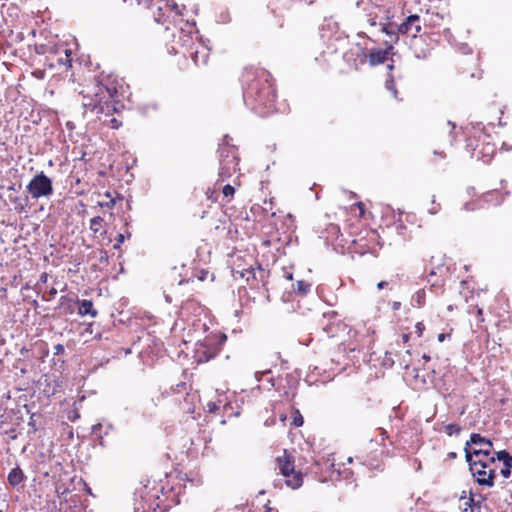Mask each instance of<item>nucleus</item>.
I'll use <instances>...</instances> for the list:
<instances>
[{"instance_id": "36", "label": "nucleus", "mask_w": 512, "mask_h": 512, "mask_svg": "<svg viewBox=\"0 0 512 512\" xmlns=\"http://www.w3.org/2000/svg\"><path fill=\"white\" fill-rule=\"evenodd\" d=\"M386 87H387V89H389L392 92L394 97H397V90L395 88V83H394L393 78L386 81Z\"/></svg>"}, {"instance_id": "37", "label": "nucleus", "mask_w": 512, "mask_h": 512, "mask_svg": "<svg viewBox=\"0 0 512 512\" xmlns=\"http://www.w3.org/2000/svg\"><path fill=\"white\" fill-rule=\"evenodd\" d=\"M70 55H71V51L66 49L65 50V60L59 59L58 62L61 64H64V65L70 66L71 65Z\"/></svg>"}, {"instance_id": "27", "label": "nucleus", "mask_w": 512, "mask_h": 512, "mask_svg": "<svg viewBox=\"0 0 512 512\" xmlns=\"http://www.w3.org/2000/svg\"><path fill=\"white\" fill-rule=\"evenodd\" d=\"M310 288H311V284L309 282L304 281V280H299L296 283L294 292L297 293L298 295L304 296L310 291Z\"/></svg>"}, {"instance_id": "6", "label": "nucleus", "mask_w": 512, "mask_h": 512, "mask_svg": "<svg viewBox=\"0 0 512 512\" xmlns=\"http://www.w3.org/2000/svg\"><path fill=\"white\" fill-rule=\"evenodd\" d=\"M227 337L222 333H210L196 343L195 358L198 363H205L215 358L224 345Z\"/></svg>"}, {"instance_id": "23", "label": "nucleus", "mask_w": 512, "mask_h": 512, "mask_svg": "<svg viewBox=\"0 0 512 512\" xmlns=\"http://www.w3.org/2000/svg\"><path fill=\"white\" fill-rule=\"evenodd\" d=\"M224 181H226V179H221L218 177L213 185V188H208L206 191L207 199L211 200L212 202H216L218 200V192L220 191L221 183H224Z\"/></svg>"}, {"instance_id": "11", "label": "nucleus", "mask_w": 512, "mask_h": 512, "mask_svg": "<svg viewBox=\"0 0 512 512\" xmlns=\"http://www.w3.org/2000/svg\"><path fill=\"white\" fill-rule=\"evenodd\" d=\"M295 473L294 480H302L312 472L313 468L317 465L314 458L309 454H303L295 450Z\"/></svg>"}, {"instance_id": "45", "label": "nucleus", "mask_w": 512, "mask_h": 512, "mask_svg": "<svg viewBox=\"0 0 512 512\" xmlns=\"http://www.w3.org/2000/svg\"><path fill=\"white\" fill-rule=\"evenodd\" d=\"M409 340H410V334H408V333H403V334L401 335V341H402V343H403V344L408 343V342H409Z\"/></svg>"}, {"instance_id": "58", "label": "nucleus", "mask_w": 512, "mask_h": 512, "mask_svg": "<svg viewBox=\"0 0 512 512\" xmlns=\"http://www.w3.org/2000/svg\"><path fill=\"white\" fill-rule=\"evenodd\" d=\"M285 278H286L287 280H292V279H293L292 273H287V274L285 275Z\"/></svg>"}, {"instance_id": "40", "label": "nucleus", "mask_w": 512, "mask_h": 512, "mask_svg": "<svg viewBox=\"0 0 512 512\" xmlns=\"http://www.w3.org/2000/svg\"><path fill=\"white\" fill-rule=\"evenodd\" d=\"M59 301H60V305L61 306L65 305L67 303L70 304V303L74 302V300L72 298H70L69 296H67V295L66 296H61Z\"/></svg>"}, {"instance_id": "54", "label": "nucleus", "mask_w": 512, "mask_h": 512, "mask_svg": "<svg viewBox=\"0 0 512 512\" xmlns=\"http://www.w3.org/2000/svg\"><path fill=\"white\" fill-rule=\"evenodd\" d=\"M40 281L43 282V283H45L47 281V274L46 273L41 275Z\"/></svg>"}, {"instance_id": "3", "label": "nucleus", "mask_w": 512, "mask_h": 512, "mask_svg": "<svg viewBox=\"0 0 512 512\" xmlns=\"http://www.w3.org/2000/svg\"><path fill=\"white\" fill-rule=\"evenodd\" d=\"M473 454L474 456L468 454V465L475 480H494L498 470L504 478L510 476L512 456L506 450L497 453L483 451Z\"/></svg>"}, {"instance_id": "43", "label": "nucleus", "mask_w": 512, "mask_h": 512, "mask_svg": "<svg viewBox=\"0 0 512 512\" xmlns=\"http://www.w3.org/2000/svg\"><path fill=\"white\" fill-rule=\"evenodd\" d=\"M287 486H289L292 489H298L300 488L302 482H286Z\"/></svg>"}, {"instance_id": "22", "label": "nucleus", "mask_w": 512, "mask_h": 512, "mask_svg": "<svg viewBox=\"0 0 512 512\" xmlns=\"http://www.w3.org/2000/svg\"><path fill=\"white\" fill-rule=\"evenodd\" d=\"M332 474H337V480H349L353 476V472L350 468L340 469L339 464L332 463ZM331 479L334 478V475H330Z\"/></svg>"}, {"instance_id": "10", "label": "nucleus", "mask_w": 512, "mask_h": 512, "mask_svg": "<svg viewBox=\"0 0 512 512\" xmlns=\"http://www.w3.org/2000/svg\"><path fill=\"white\" fill-rule=\"evenodd\" d=\"M40 392L50 398L64 391V381L61 374L46 373L38 381Z\"/></svg>"}, {"instance_id": "55", "label": "nucleus", "mask_w": 512, "mask_h": 512, "mask_svg": "<svg viewBox=\"0 0 512 512\" xmlns=\"http://www.w3.org/2000/svg\"><path fill=\"white\" fill-rule=\"evenodd\" d=\"M117 241H118L119 243H123V241H124V235H123V234H119V235H118V237H117Z\"/></svg>"}, {"instance_id": "18", "label": "nucleus", "mask_w": 512, "mask_h": 512, "mask_svg": "<svg viewBox=\"0 0 512 512\" xmlns=\"http://www.w3.org/2000/svg\"><path fill=\"white\" fill-rule=\"evenodd\" d=\"M504 200V195L500 190L493 189L488 192L483 193L479 196L473 203V207H469V204L466 205V209L473 210L475 208H484L487 206H498Z\"/></svg>"}, {"instance_id": "24", "label": "nucleus", "mask_w": 512, "mask_h": 512, "mask_svg": "<svg viewBox=\"0 0 512 512\" xmlns=\"http://www.w3.org/2000/svg\"><path fill=\"white\" fill-rule=\"evenodd\" d=\"M220 191L223 195V200L228 203L232 200L235 194V187L231 184H223L221 183Z\"/></svg>"}, {"instance_id": "8", "label": "nucleus", "mask_w": 512, "mask_h": 512, "mask_svg": "<svg viewBox=\"0 0 512 512\" xmlns=\"http://www.w3.org/2000/svg\"><path fill=\"white\" fill-rule=\"evenodd\" d=\"M487 135L480 134L467 139L466 149L471 152V157L484 164L491 162L496 154V146L488 140Z\"/></svg>"}, {"instance_id": "13", "label": "nucleus", "mask_w": 512, "mask_h": 512, "mask_svg": "<svg viewBox=\"0 0 512 512\" xmlns=\"http://www.w3.org/2000/svg\"><path fill=\"white\" fill-rule=\"evenodd\" d=\"M241 278L245 280L247 285L253 290H259L266 286L267 272L261 268H247L240 272Z\"/></svg>"}, {"instance_id": "25", "label": "nucleus", "mask_w": 512, "mask_h": 512, "mask_svg": "<svg viewBox=\"0 0 512 512\" xmlns=\"http://www.w3.org/2000/svg\"><path fill=\"white\" fill-rule=\"evenodd\" d=\"M194 278H196L198 281H205L207 279L213 280V274L208 270H201L197 272L193 277L185 280V283L194 282ZM182 283H184V281H180V284Z\"/></svg>"}, {"instance_id": "16", "label": "nucleus", "mask_w": 512, "mask_h": 512, "mask_svg": "<svg viewBox=\"0 0 512 512\" xmlns=\"http://www.w3.org/2000/svg\"><path fill=\"white\" fill-rule=\"evenodd\" d=\"M295 450H287V449H284L282 451V454L281 455H278L276 458H275V462H276V468L279 470L280 474L284 477H290V476H293L294 477V473H295Z\"/></svg>"}, {"instance_id": "34", "label": "nucleus", "mask_w": 512, "mask_h": 512, "mask_svg": "<svg viewBox=\"0 0 512 512\" xmlns=\"http://www.w3.org/2000/svg\"><path fill=\"white\" fill-rule=\"evenodd\" d=\"M461 431V427L458 425V424H454V423H451V424H447L445 426V432L449 435V436H452L453 434H459Z\"/></svg>"}, {"instance_id": "30", "label": "nucleus", "mask_w": 512, "mask_h": 512, "mask_svg": "<svg viewBox=\"0 0 512 512\" xmlns=\"http://www.w3.org/2000/svg\"><path fill=\"white\" fill-rule=\"evenodd\" d=\"M105 197L108 198L107 201H99L98 202V206L104 208H113L115 203H116V198H114L110 192H106L105 193Z\"/></svg>"}, {"instance_id": "1", "label": "nucleus", "mask_w": 512, "mask_h": 512, "mask_svg": "<svg viewBox=\"0 0 512 512\" xmlns=\"http://www.w3.org/2000/svg\"><path fill=\"white\" fill-rule=\"evenodd\" d=\"M109 77L93 78L81 86L79 94L85 108L95 112L99 119L104 115L103 122L112 129H119L123 124V103L116 100L117 88L108 83Z\"/></svg>"}, {"instance_id": "19", "label": "nucleus", "mask_w": 512, "mask_h": 512, "mask_svg": "<svg viewBox=\"0 0 512 512\" xmlns=\"http://www.w3.org/2000/svg\"><path fill=\"white\" fill-rule=\"evenodd\" d=\"M422 30L421 20L419 15H409L403 23L398 26V32L402 35L418 37Z\"/></svg>"}, {"instance_id": "61", "label": "nucleus", "mask_w": 512, "mask_h": 512, "mask_svg": "<svg viewBox=\"0 0 512 512\" xmlns=\"http://www.w3.org/2000/svg\"><path fill=\"white\" fill-rule=\"evenodd\" d=\"M454 307L452 305H448L447 310L452 311Z\"/></svg>"}, {"instance_id": "2", "label": "nucleus", "mask_w": 512, "mask_h": 512, "mask_svg": "<svg viewBox=\"0 0 512 512\" xmlns=\"http://www.w3.org/2000/svg\"><path fill=\"white\" fill-rule=\"evenodd\" d=\"M245 104L265 117L276 109V89L269 71L260 67L244 68L240 78Z\"/></svg>"}, {"instance_id": "38", "label": "nucleus", "mask_w": 512, "mask_h": 512, "mask_svg": "<svg viewBox=\"0 0 512 512\" xmlns=\"http://www.w3.org/2000/svg\"><path fill=\"white\" fill-rule=\"evenodd\" d=\"M415 330L418 335V337H421L423 335V332L425 331V325L423 322H417L415 325Z\"/></svg>"}, {"instance_id": "21", "label": "nucleus", "mask_w": 512, "mask_h": 512, "mask_svg": "<svg viewBox=\"0 0 512 512\" xmlns=\"http://www.w3.org/2000/svg\"><path fill=\"white\" fill-rule=\"evenodd\" d=\"M76 304L78 306L77 312L80 316H90L91 318L97 317L98 311L94 308L93 302L91 300L77 299Z\"/></svg>"}, {"instance_id": "60", "label": "nucleus", "mask_w": 512, "mask_h": 512, "mask_svg": "<svg viewBox=\"0 0 512 512\" xmlns=\"http://www.w3.org/2000/svg\"><path fill=\"white\" fill-rule=\"evenodd\" d=\"M266 512H277V511H276L275 509H273V508H268V509L266 510Z\"/></svg>"}, {"instance_id": "35", "label": "nucleus", "mask_w": 512, "mask_h": 512, "mask_svg": "<svg viewBox=\"0 0 512 512\" xmlns=\"http://www.w3.org/2000/svg\"><path fill=\"white\" fill-rule=\"evenodd\" d=\"M10 201L14 204V208L16 211L21 212L24 210L25 204L23 203L20 197H10Z\"/></svg>"}, {"instance_id": "62", "label": "nucleus", "mask_w": 512, "mask_h": 512, "mask_svg": "<svg viewBox=\"0 0 512 512\" xmlns=\"http://www.w3.org/2000/svg\"><path fill=\"white\" fill-rule=\"evenodd\" d=\"M423 358H424L426 361L430 360V357H429V356H427V355H423Z\"/></svg>"}, {"instance_id": "57", "label": "nucleus", "mask_w": 512, "mask_h": 512, "mask_svg": "<svg viewBox=\"0 0 512 512\" xmlns=\"http://www.w3.org/2000/svg\"><path fill=\"white\" fill-rule=\"evenodd\" d=\"M434 156H439L440 158H444L445 157V155L442 152L437 153L436 151L434 152Z\"/></svg>"}, {"instance_id": "20", "label": "nucleus", "mask_w": 512, "mask_h": 512, "mask_svg": "<svg viewBox=\"0 0 512 512\" xmlns=\"http://www.w3.org/2000/svg\"><path fill=\"white\" fill-rule=\"evenodd\" d=\"M391 49L392 46H389L386 49H372L368 54L362 50L360 55V63L364 64L368 59V62L371 66L382 64L387 60Z\"/></svg>"}, {"instance_id": "48", "label": "nucleus", "mask_w": 512, "mask_h": 512, "mask_svg": "<svg viewBox=\"0 0 512 512\" xmlns=\"http://www.w3.org/2000/svg\"><path fill=\"white\" fill-rule=\"evenodd\" d=\"M447 337H449V334L440 333V334H438L437 339L439 342H443Z\"/></svg>"}, {"instance_id": "31", "label": "nucleus", "mask_w": 512, "mask_h": 512, "mask_svg": "<svg viewBox=\"0 0 512 512\" xmlns=\"http://www.w3.org/2000/svg\"><path fill=\"white\" fill-rule=\"evenodd\" d=\"M126 0H105V5L109 10H115L122 7Z\"/></svg>"}, {"instance_id": "39", "label": "nucleus", "mask_w": 512, "mask_h": 512, "mask_svg": "<svg viewBox=\"0 0 512 512\" xmlns=\"http://www.w3.org/2000/svg\"><path fill=\"white\" fill-rule=\"evenodd\" d=\"M475 312H476V315H477V318H478V322L479 323H483L485 321L484 319V316H483V308L479 307V306H475Z\"/></svg>"}, {"instance_id": "52", "label": "nucleus", "mask_w": 512, "mask_h": 512, "mask_svg": "<svg viewBox=\"0 0 512 512\" xmlns=\"http://www.w3.org/2000/svg\"><path fill=\"white\" fill-rule=\"evenodd\" d=\"M82 483H83V485H84V489H85L89 494H91V495H92L91 488H90V487H88L87 482H86V481H83Z\"/></svg>"}, {"instance_id": "42", "label": "nucleus", "mask_w": 512, "mask_h": 512, "mask_svg": "<svg viewBox=\"0 0 512 512\" xmlns=\"http://www.w3.org/2000/svg\"><path fill=\"white\" fill-rule=\"evenodd\" d=\"M356 206L358 207L359 209V215L360 217H363L364 216V213H365V206L362 202H357L356 203Z\"/></svg>"}, {"instance_id": "46", "label": "nucleus", "mask_w": 512, "mask_h": 512, "mask_svg": "<svg viewBox=\"0 0 512 512\" xmlns=\"http://www.w3.org/2000/svg\"><path fill=\"white\" fill-rule=\"evenodd\" d=\"M33 75L36 76L39 79H42L44 77V71L36 70V71L33 72Z\"/></svg>"}, {"instance_id": "26", "label": "nucleus", "mask_w": 512, "mask_h": 512, "mask_svg": "<svg viewBox=\"0 0 512 512\" xmlns=\"http://www.w3.org/2000/svg\"><path fill=\"white\" fill-rule=\"evenodd\" d=\"M391 228L394 229L397 232V234L402 236L404 240L410 238V236L407 233V227L401 220L394 222Z\"/></svg>"}, {"instance_id": "59", "label": "nucleus", "mask_w": 512, "mask_h": 512, "mask_svg": "<svg viewBox=\"0 0 512 512\" xmlns=\"http://www.w3.org/2000/svg\"><path fill=\"white\" fill-rule=\"evenodd\" d=\"M49 293L51 296H55L57 293V290L55 288H52Z\"/></svg>"}, {"instance_id": "56", "label": "nucleus", "mask_w": 512, "mask_h": 512, "mask_svg": "<svg viewBox=\"0 0 512 512\" xmlns=\"http://www.w3.org/2000/svg\"><path fill=\"white\" fill-rule=\"evenodd\" d=\"M447 456L450 458V459H453V458H456V453L455 452H449L447 454Z\"/></svg>"}, {"instance_id": "33", "label": "nucleus", "mask_w": 512, "mask_h": 512, "mask_svg": "<svg viewBox=\"0 0 512 512\" xmlns=\"http://www.w3.org/2000/svg\"><path fill=\"white\" fill-rule=\"evenodd\" d=\"M303 423H304L303 416L301 415L299 410H296L293 415L291 425L294 427H301L303 425Z\"/></svg>"}, {"instance_id": "47", "label": "nucleus", "mask_w": 512, "mask_h": 512, "mask_svg": "<svg viewBox=\"0 0 512 512\" xmlns=\"http://www.w3.org/2000/svg\"><path fill=\"white\" fill-rule=\"evenodd\" d=\"M391 307H392V309H393L394 311L399 310V309L401 308V302H399V301H394V302L392 303Z\"/></svg>"}, {"instance_id": "63", "label": "nucleus", "mask_w": 512, "mask_h": 512, "mask_svg": "<svg viewBox=\"0 0 512 512\" xmlns=\"http://www.w3.org/2000/svg\"><path fill=\"white\" fill-rule=\"evenodd\" d=\"M19 483H20V482H14V481H11V482H10V484H11V485H13V486H15V485H17V484H19Z\"/></svg>"}, {"instance_id": "12", "label": "nucleus", "mask_w": 512, "mask_h": 512, "mask_svg": "<svg viewBox=\"0 0 512 512\" xmlns=\"http://www.w3.org/2000/svg\"><path fill=\"white\" fill-rule=\"evenodd\" d=\"M355 341L357 344L353 350H370L375 342V330L367 327L365 323L358 325L355 330Z\"/></svg>"}, {"instance_id": "17", "label": "nucleus", "mask_w": 512, "mask_h": 512, "mask_svg": "<svg viewBox=\"0 0 512 512\" xmlns=\"http://www.w3.org/2000/svg\"><path fill=\"white\" fill-rule=\"evenodd\" d=\"M427 38L428 37L423 34L419 35L418 37H414V39L411 40L410 49L414 56L418 59H427L432 54L434 45L431 41L428 42Z\"/></svg>"}, {"instance_id": "4", "label": "nucleus", "mask_w": 512, "mask_h": 512, "mask_svg": "<svg viewBox=\"0 0 512 512\" xmlns=\"http://www.w3.org/2000/svg\"><path fill=\"white\" fill-rule=\"evenodd\" d=\"M148 8L157 23L165 25L166 30L173 26L178 34L186 22H191L184 18L185 7L180 8L173 0H150Z\"/></svg>"}, {"instance_id": "41", "label": "nucleus", "mask_w": 512, "mask_h": 512, "mask_svg": "<svg viewBox=\"0 0 512 512\" xmlns=\"http://www.w3.org/2000/svg\"><path fill=\"white\" fill-rule=\"evenodd\" d=\"M65 352V348L62 344H57L54 346V354L59 355Z\"/></svg>"}, {"instance_id": "28", "label": "nucleus", "mask_w": 512, "mask_h": 512, "mask_svg": "<svg viewBox=\"0 0 512 512\" xmlns=\"http://www.w3.org/2000/svg\"><path fill=\"white\" fill-rule=\"evenodd\" d=\"M103 223L104 219L100 216H95L90 219V229L93 231V233H101L103 229Z\"/></svg>"}, {"instance_id": "49", "label": "nucleus", "mask_w": 512, "mask_h": 512, "mask_svg": "<svg viewBox=\"0 0 512 512\" xmlns=\"http://www.w3.org/2000/svg\"><path fill=\"white\" fill-rule=\"evenodd\" d=\"M330 230L333 233H339L340 232L339 227L337 225H334V224L330 225Z\"/></svg>"}, {"instance_id": "15", "label": "nucleus", "mask_w": 512, "mask_h": 512, "mask_svg": "<svg viewBox=\"0 0 512 512\" xmlns=\"http://www.w3.org/2000/svg\"><path fill=\"white\" fill-rule=\"evenodd\" d=\"M493 444L489 439L482 437L478 433H472L470 435L469 441L465 444V457L468 462V454L474 456L473 453L487 451L488 453H493Z\"/></svg>"}, {"instance_id": "51", "label": "nucleus", "mask_w": 512, "mask_h": 512, "mask_svg": "<svg viewBox=\"0 0 512 512\" xmlns=\"http://www.w3.org/2000/svg\"><path fill=\"white\" fill-rule=\"evenodd\" d=\"M169 483H170V482H166V484H167L166 486H164V485H162V486H161V491H162V492H164V490H165L166 488H168ZM174 489H175V487H174V486L169 487V490H170V491H172V490H174Z\"/></svg>"}, {"instance_id": "53", "label": "nucleus", "mask_w": 512, "mask_h": 512, "mask_svg": "<svg viewBox=\"0 0 512 512\" xmlns=\"http://www.w3.org/2000/svg\"><path fill=\"white\" fill-rule=\"evenodd\" d=\"M480 485H486L488 487H492L494 485V482H478Z\"/></svg>"}, {"instance_id": "14", "label": "nucleus", "mask_w": 512, "mask_h": 512, "mask_svg": "<svg viewBox=\"0 0 512 512\" xmlns=\"http://www.w3.org/2000/svg\"><path fill=\"white\" fill-rule=\"evenodd\" d=\"M377 234L373 230H365V235H359L352 240V247L355 253L364 255L375 252V242Z\"/></svg>"}, {"instance_id": "44", "label": "nucleus", "mask_w": 512, "mask_h": 512, "mask_svg": "<svg viewBox=\"0 0 512 512\" xmlns=\"http://www.w3.org/2000/svg\"><path fill=\"white\" fill-rule=\"evenodd\" d=\"M219 409V406L216 403H208V411L216 412Z\"/></svg>"}, {"instance_id": "5", "label": "nucleus", "mask_w": 512, "mask_h": 512, "mask_svg": "<svg viewBox=\"0 0 512 512\" xmlns=\"http://www.w3.org/2000/svg\"><path fill=\"white\" fill-rule=\"evenodd\" d=\"M177 42L187 51L196 66L206 65L209 60V48L202 43L195 21L186 22L181 28Z\"/></svg>"}, {"instance_id": "9", "label": "nucleus", "mask_w": 512, "mask_h": 512, "mask_svg": "<svg viewBox=\"0 0 512 512\" xmlns=\"http://www.w3.org/2000/svg\"><path fill=\"white\" fill-rule=\"evenodd\" d=\"M26 191L33 199L48 198L54 191L52 180L41 171L29 181L26 185Z\"/></svg>"}, {"instance_id": "50", "label": "nucleus", "mask_w": 512, "mask_h": 512, "mask_svg": "<svg viewBox=\"0 0 512 512\" xmlns=\"http://www.w3.org/2000/svg\"><path fill=\"white\" fill-rule=\"evenodd\" d=\"M387 285H388V282H386V281H380V282L377 284V288H378V289H383V288H385Z\"/></svg>"}, {"instance_id": "32", "label": "nucleus", "mask_w": 512, "mask_h": 512, "mask_svg": "<svg viewBox=\"0 0 512 512\" xmlns=\"http://www.w3.org/2000/svg\"><path fill=\"white\" fill-rule=\"evenodd\" d=\"M23 477V471L19 467H16L10 471L7 480H22Z\"/></svg>"}, {"instance_id": "29", "label": "nucleus", "mask_w": 512, "mask_h": 512, "mask_svg": "<svg viewBox=\"0 0 512 512\" xmlns=\"http://www.w3.org/2000/svg\"><path fill=\"white\" fill-rule=\"evenodd\" d=\"M190 388H191L190 385H188L186 382L182 381V382L176 384L175 386H171V391L173 393L184 394L187 398L189 396Z\"/></svg>"}, {"instance_id": "7", "label": "nucleus", "mask_w": 512, "mask_h": 512, "mask_svg": "<svg viewBox=\"0 0 512 512\" xmlns=\"http://www.w3.org/2000/svg\"><path fill=\"white\" fill-rule=\"evenodd\" d=\"M218 152L220 156L218 177L227 180L240 170L238 149L235 145L228 143L226 136L224 142L219 146Z\"/></svg>"}]
</instances>
